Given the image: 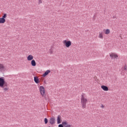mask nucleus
<instances>
[{
    "label": "nucleus",
    "instance_id": "1",
    "mask_svg": "<svg viewBox=\"0 0 127 127\" xmlns=\"http://www.w3.org/2000/svg\"><path fill=\"white\" fill-rule=\"evenodd\" d=\"M8 84L4 80V77H0V87L1 88H3V90L5 92L8 90Z\"/></svg>",
    "mask_w": 127,
    "mask_h": 127
},
{
    "label": "nucleus",
    "instance_id": "2",
    "mask_svg": "<svg viewBox=\"0 0 127 127\" xmlns=\"http://www.w3.org/2000/svg\"><path fill=\"white\" fill-rule=\"evenodd\" d=\"M87 102H88V100H87V99L85 98V97H84V94H82L81 98V103L82 108H83V109H85L86 104H87Z\"/></svg>",
    "mask_w": 127,
    "mask_h": 127
},
{
    "label": "nucleus",
    "instance_id": "3",
    "mask_svg": "<svg viewBox=\"0 0 127 127\" xmlns=\"http://www.w3.org/2000/svg\"><path fill=\"white\" fill-rule=\"evenodd\" d=\"M6 16H7V14L4 13L1 18H0V23L2 24L5 22V18H6Z\"/></svg>",
    "mask_w": 127,
    "mask_h": 127
},
{
    "label": "nucleus",
    "instance_id": "4",
    "mask_svg": "<svg viewBox=\"0 0 127 127\" xmlns=\"http://www.w3.org/2000/svg\"><path fill=\"white\" fill-rule=\"evenodd\" d=\"M63 43L64 44L65 47L69 48V47L72 44V42H71V41H67L65 40L63 41Z\"/></svg>",
    "mask_w": 127,
    "mask_h": 127
},
{
    "label": "nucleus",
    "instance_id": "5",
    "mask_svg": "<svg viewBox=\"0 0 127 127\" xmlns=\"http://www.w3.org/2000/svg\"><path fill=\"white\" fill-rule=\"evenodd\" d=\"M40 92L43 97H44V95L46 96L45 88H44V87L42 86H40Z\"/></svg>",
    "mask_w": 127,
    "mask_h": 127
},
{
    "label": "nucleus",
    "instance_id": "6",
    "mask_svg": "<svg viewBox=\"0 0 127 127\" xmlns=\"http://www.w3.org/2000/svg\"><path fill=\"white\" fill-rule=\"evenodd\" d=\"M56 121V120L55 119V117L53 116L49 120V123L50 124V125H55Z\"/></svg>",
    "mask_w": 127,
    "mask_h": 127
},
{
    "label": "nucleus",
    "instance_id": "7",
    "mask_svg": "<svg viewBox=\"0 0 127 127\" xmlns=\"http://www.w3.org/2000/svg\"><path fill=\"white\" fill-rule=\"evenodd\" d=\"M62 118L61 117V116L58 115L57 118V121L58 125H59L60 124H61L62 123Z\"/></svg>",
    "mask_w": 127,
    "mask_h": 127
},
{
    "label": "nucleus",
    "instance_id": "8",
    "mask_svg": "<svg viewBox=\"0 0 127 127\" xmlns=\"http://www.w3.org/2000/svg\"><path fill=\"white\" fill-rule=\"evenodd\" d=\"M101 89L103 90V91H109V87L106 85H102L101 86Z\"/></svg>",
    "mask_w": 127,
    "mask_h": 127
},
{
    "label": "nucleus",
    "instance_id": "9",
    "mask_svg": "<svg viewBox=\"0 0 127 127\" xmlns=\"http://www.w3.org/2000/svg\"><path fill=\"white\" fill-rule=\"evenodd\" d=\"M110 56L111 58V59H114V58H118L119 56L117 55H115V54L112 53V54L110 55Z\"/></svg>",
    "mask_w": 127,
    "mask_h": 127
},
{
    "label": "nucleus",
    "instance_id": "10",
    "mask_svg": "<svg viewBox=\"0 0 127 127\" xmlns=\"http://www.w3.org/2000/svg\"><path fill=\"white\" fill-rule=\"evenodd\" d=\"M34 80L36 84H38L39 83V78H38L37 76H34Z\"/></svg>",
    "mask_w": 127,
    "mask_h": 127
},
{
    "label": "nucleus",
    "instance_id": "11",
    "mask_svg": "<svg viewBox=\"0 0 127 127\" xmlns=\"http://www.w3.org/2000/svg\"><path fill=\"white\" fill-rule=\"evenodd\" d=\"M27 59L28 60V61H31V60H33V56L30 55H29L27 58Z\"/></svg>",
    "mask_w": 127,
    "mask_h": 127
},
{
    "label": "nucleus",
    "instance_id": "12",
    "mask_svg": "<svg viewBox=\"0 0 127 127\" xmlns=\"http://www.w3.org/2000/svg\"><path fill=\"white\" fill-rule=\"evenodd\" d=\"M50 72H51V71L50 70H47L43 74V77H46V76H47V75H48V74H49V73H50Z\"/></svg>",
    "mask_w": 127,
    "mask_h": 127
},
{
    "label": "nucleus",
    "instance_id": "13",
    "mask_svg": "<svg viewBox=\"0 0 127 127\" xmlns=\"http://www.w3.org/2000/svg\"><path fill=\"white\" fill-rule=\"evenodd\" d=\"M31 64L32 66H33V67H35V66H36V62H35V60H32L31 62Z\"/></svg>",
    "mask_w": 127,
    "mask_h": 127
},
{
    "label": "nucleus",
    "instance_id": "14",
    "mask_svg": "<svg viewBox=\"0 0 127 127\" xmlns=\"http://www.w3.org/2000/svg\"><path fill=\"white\" fill-rule=\"evenodd\" d=\"M4 69V66L2 64H0V71H2Z\"/></svg>",
    "mask_w": 127,
    "mask_h": 127
},
{
    "label": "nucleus",
    "instance_id": "15",
    "mask_svg": "<svg viewBox=\"0 0 127 127\" xmlns=\"http://www.w3.org/2000/svg\"><path fill=\"white\" fill-rule=\"evenodd\" d=\"M99 38H100L101 39H103V38H104L103 36V32H99Z\"/></svg>",
    "mask_w": 127,
    "mask_h": 127
},
{
    "label": "nucleus",
    "instance_id": "16",
    "mask_svg": "<svg viewBox=\"0 0 127 127\" xmlns=\"http://www.w3.org/2000/svg\"><path fill=\"white\" fill-rule=\"evenodd\" d=\"M111 31H110V29H107L105 31V34H110Z\"/></svg>",
    "mask_w": 127,
    "mask_h": 127
},
{
    "label": "nucleus",
    "instance_id": "17",
    "mask_svg": "<svg viewBox=\"0 0 127 127\" xmlns=\"http://www.w3.org/2000/svg\"><path fill=\"white\" fill-rule=\"evenodd\" d=\"M62 125H63V126H67V125H68V123H67V121H65L64 122H62Z\"/></svg>",
    "mask_w": 127,
    "mask_h": 127
},
{
    "label": "nucleus",
    "instance_id": "18",
    "mask_svg": "<svg viewBox=\"0 0 127 127\" xmlns=\"http://www.w3.org/2000/svg\"><path fill=\"white\" fill-rule=\"evenodd\" d=\"M44 123L45 125H47V124L48 123V119H47V118L44 119Z\"/></svg>",
    "mask_w": 127,
    "mask_h": 127
},
{
    "label": "nucleus",
    "instance_id": "19",
    "mask_svg": "<svg viewBox=\"0 0 127 127\" xmlns=\"http://www.w3.org/2000/svg\"><path fill=\"white\" fill-rule=\"evenodd\" d=\"M49 53H50V54H52V53H53V50H52V49H50L49 51Z\"/></svg>",
    "mask_w": 127,
    "mask_h": 127
},
{
    "label": "nucleus",
    "instance_id": "20",
    "mask_svg": "<svg viewBox=\"0 0 127 127\" xmlns=\"http://www.w3.org/2000/svg\"><path fill=\"white\" fill-rule=\"evenodd\" d=\"M59 127H64V125L63 124H60L58 126Z\"/></svg>",
    "mask_w": 127,
    "mask_h": 127
},
{
    "label": "nucleus",
    "instance_id": "21",
    "mask_svg": "<svg viewBox=\"0 0 127 127\" xmlns=\"http://www.w3.org/2000/svg\"><path fill=\"white\" fill-rule=\"evenodd\" d=\"M40 3H42V0H39V4H40Z\"/></svg>",
    "mask_w": 127,
    "mask_h": 127
},
{
    "label": "nucleus",
    "instance_id": "22",
    "mask_svg": "<svg viewBox=\"0 0 127 127\" xmlns=\"http://www.w3.org/2000/svg\"><path fill=\"white\" fill-rule=\"evenodd\" d=\"M124 69L125 70V71H127V66H125V67H124Z\"/></svg>",
    "mask_w": 127,
    "mask_h": 127
},
{
    "label": "nucleus",
    "instance_id": "23",
    "mask_svg": "<svg viewBox=\"0 0 127 127\" xmlns=\"http://www.w3.org/2000/svg\"><path fill=\"white\" fill-rule=\"evenodd\" d=\"M95 18H96V17L95 16H93V20H95Z\"/></svg>",
    "mask_w": 127,
    "mask_h": 127
},
{
    "label": "nucleus",
    "instance_id": "24",
    "mask_svg": "<svg viewBox=\"0 0 127 127\" xmlns=\"http://www.w3.org/2000/svg\"><path fill=\"white\" fill-rule=\"evenodd\" d=\"M101 108H104V105H101Z\"/></svg>",
    "mask_w": 127,
    "mask_h": 127
},
{
    "label": "nucleus",
    "instance_id": "25",
    "mask_svg": "<svg viewBox=\"0 0 127 127\" xmlns=\"http://www.w3.org/2000/svg\"><path fill=\"white\" fill-rule=\"evenodd\" d=\"M44 82L45 83H46L45 82V81H44Z\"/></svg>",
    "mask_w": 127,
    "mask_h": 127
},
{
    "label": "nucleus",
    "instance_id": "26",
    "mask_svg": "<svg viewBox=\"0 0 127 127\" xmlns=\"http://www.w3.org/2000/svg\"><path fill=\"white\" fill-rule=\"evenodd\" d=\"M113 18H115V16H113Z\"/></svg>",
    "mask_w": 127,
    "mask_h": 127
},
{
    "label": "nucleus",
    "instance_id": "27",
    "mask_svg": "<svg viewBox=\"0 0 127 127\" xmlns=\"http://www.w3.org/2000/svg\"><path fill=\"white\" fill-rule=\"evenodd\" d=\"M48 127H51L50 126H49Z\"/></svg>",
    "mask_w": 127,
    "mask_h": 127
}]
</instances>
